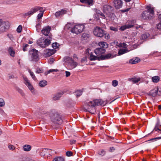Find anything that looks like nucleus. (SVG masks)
Returning a JSON list of instances; mask_svg holds the SVG:
<instances>
[{"mask_svg":"<svg viewBox=\"0 0 161 161\" xmlns=\"http://www.w3.org/2000/svg\"><path fill=\"white\" fill-rule=\"evenodd\" d=\"M107 103L102 99H94L92 101H90L85 106V108L88 111L92 114H95L96 113V106L102 105H105Z\"/></svg>","mask_w":161,"mask_h":161,"instance_id":"f257e3e1","label":"nucleus"},{"mask_svg":"<svg viewBox=\"0 0 161 161\" xmlns=\"http://www.w3.org/2000/svg\"><path fill=\"white\" fill-rule=\"evenodd\" d=\"M49 116L52 121L54 124H61L62 123V120L60 115L55 110H52L50 112Z\"/></svg>","mask_w":161,"mask_h":161,"instance_id":"f03ea898","label":"nucleus"},{"mask_svg":"<svg viewBox=\"0 0 161 161\" xmlns=\"http://www.w3.org/2000/svg\"><path fill=\"white\" fill-rule=\"evenodd\" d=\"M40 10V13L37 15V19H41L42 17L44 12L45 10H43V8L39 6H36L31 8L30 11L25 13L24 14L25 16H27L32 15L38 11Z\"/></svg>","mask_w":161,"mask_h":161,"instance_id":"7ed1b4c3","label":"nucleus"},{"mask_svg":"<svg viewBox=\"0 0 161 161\" xmlns=\"http://www.w3.org/2000/svg\"><path fill=\"white\" fill-rule=\"evenodd\" d=\"M93 33L96 36L100 37H103L106 39H109L110 37L109 34L106 33L101 28L98 26L94 29Z\"/></svg>","mask_w":161,"mask_h":161,"instance_id":"20e7f679","label":"nucleus"},{"mask_svg":"<svg viewBox=\"0 0 161 161\" xmlns=\"http://www.w3.org/2000/svg\"><path fill=\"white\" fill-rule=\"evenodd\" d=\"M65 60L68 64V68L70 69L75 68L78 64V63L75 62L71 58L67 57L65 58Z\"/></svg>","mask_w":161,"mask_h":161,"instance_id":"39448f33","label":"nucleus"},{"mask_svg":"<svg viewBox=\"0 0 161 161\" xmlns=\"http://www.w3.org/2000/svg\"><path fill=\"white\" fill-rule=\"evenodd\" d=\"M84 27L83 25H76L71 29V31L73 33L78 34L83 31Z\"/></svg>","mask_w":161,"mask_h":161,"instance_id":"423d86ee","label":"nucleus"},{"mask_svg":"<svg viewBox=\"0 0 161 161\" xmlns=\"http://www.w3.org/2000/svg\"><path fill=\"white\" fill-rule=\"evenodd\" d=\"M136 23V20H135L128 21L126 25L121 26L120 29L121 31H124L126 29H129L134 26Z\"/></svg>","mask_w":161,"mask_h":161,"instance_id":"0eeeda50","label":"nucleus"},{"mask_svg":"<svg viewBox=\"0 0 161 161\" xmlns=\"http://www.w3.org/2000/svg\"><path fill=\"white\" fill-rule=\"evenodd\" d=\"M29 53L33 61H36L39 59L38 51L37 50L32 49L30 51Z\"/></svg>","mask_w":161,"mask_h":161,"instance_id":"6e6552de","label":"nucleus"},{"mask_svg":"<svg viewBox=\"0 0 161 161\" xmlns=\"http://www.w3.org/2000/svg\"><path fill=\"white\" fill-rule=\"evenodd\" d=\"M8 22H3L0 25V33L4 32L7 31L9 28Z\"/></svg>","mask_w":161,"mask_h":161,"instance_id":"1a4fd4ad","label":"nucleus"},{"mask_svg":"<svg viewBox=\"0 0 161 161\" xmlns=\"http://www.w3.org/2000/svg\"><path fill=\"white\" fill-rule=\"evenodd\" d=\"M153 16L151 15L148 12L146 11H144L141 14V19L144 20H148L151 19Z\"/></svg>","mask_w":161,"mask_h":161,"instance_id":"9d476101","label":"nucleus"},{"mask_svg":"<svg viewBox=\"0 0 161 161\" xmlns=\"http://www.w3.org/2000/svg\"><path fill=\"white\" fill-rule=\"evenodd\" d=\"M114 57L111 54L108 53L106 54L102 55L100 56L99 61L100 60H103L109 59V58H113Z\"/></svg>","mask_w":161,"mask_h":161,"instance_id":"9b49d317","label":"nucleus"},{"mask_svg":"<svg viewBox=\"0 0 161 161\" xmlns=\"http://www.w3.org/2000/svg\"><path fill=\"white\" fill-rule=\"evenodd\" d=\"M146 9L147 10H146V11L148 12L153 17L154 14V7H153L152 5L149 4L147 6Z\"/></svg>","mask_w":161,"mask_h":161,"instance_id":"f8f14e48","label":"nucleus"},{"mask_svg":"<svg viewBox=\"0 0 161 161\" xmlns=\"http://www.w3.org/2000/svg\"><path fill=\"white\" fill-rule=\"evenodd\" d=\"M103 9L104 13L108 14L113 11V8L110 5H105L103 6Z\"/></svg>","mask_w":161,"mask_h":161,"instance_id":"ddd939ff","label":"nucleus"},{"mask_svg":"<svg viewBox=\"0 0 161 161\" xmlns=\"http://www.w3.org/2000/svg\"><path fill=\"white\" fill-rule=\"evenodd\" d=\"M105 52L106 50L104 49L101 47L97 48L94 50L95 53L97 56L102 55V54L104 53Z\"/></svg>","mask_w":161,"mask_h":161,"instance_id":"4468645a","label":"nucleus"},{"mask_svg":"<svg viewBox=\"0 0 161 161\" xmlns=\"http://www.w3.org/2000/svg\"><path fill=\"white\" fill-rule=\"evenodd\" d=\"M51 29V27L49 26H47L44 27L42 30V33L46 36H48L50 33Z\"/></svg>","mask_w":161,"mask_h":161,"instance_id":"2eb2a0df","label":"nucleus"},{"mask_svg":"<svg viewBox=\"0 0 161 161\" xmlns=\"http://www.w3.org/2000/svg\"><path fill=\"white\" fill-rule=\"evenodd\" d=\"M25 80V83L28 87L29 89L32 92H34V88L28 80L27 78L25 77L24 78Z\"/></svg>","mask_w":161,"mask_h":161,"instance_id":"dca6fc26","label":"nucleus"},{"mask_svg":"<svg viewBox=\"0 0 161 161\" xmlns=\"http://www.w3.org/2000/svg\"><path fill=\"white\" fill-rule=\"evenodd\" d=\"M114 4L116 8L119 9L122 7V1L121 0H115L114 1Z\"/></svg>","mask_w":161,"mask_h":161,"instance_id":"f3484780","label":"nucleus"},{"mask_svg":"<svg viewBox=\"0 0 161 161\" xmlns=\"http://www.w3.org/2000/svg\"><path fill=\"white\" fill-rule=\"evenodd\" d=\"M52 151V150L51 149H47L46 148H44L41 151L40 154L42 156H44L45 155L48 153L49 155H51L53 153L51 152Z\"/></svg>","mask_w":161,"mask_h":161,"instance_id":"a211bd4d","label":"nucleus"},{"mask_svg":"<svg viewBox=\"0 0 161 161\" xmlns=\"http://www.w3.org/2000/svg\"><path fill=\"white\" fill-rule=\"evenodd\" d=\"M67 12L66 10L64 9H61L60 11L56 12L55 15L57 18H58L62 16L64 14H66Z\"/></svg>","mask_w":161,"mask_h":161,"instance_id":"6ab92c4d","label":"nucleus"},{"mask_svg":"<svg viewBox=\"0 0 161 161\" xmlns=\"http://www.w3.org/2000/svg\"><path fill=\"white\" fill-rule=\"evenodd\" d=\"M45 40L43 38H41L37 41V44L42 47H45Z\"/></svg>","mask_w":161,"mask_h":161,"instance_id":"aec40b11","label":"nucleus"},{"mask_svg":"<svg viewBox=\"0 0 161 161\" xmlns=\"http://www.w3.org/2000/svg\"><path fill=\"white\" fill-rule=\"evenodd\" d=\"M153 131H156L158 133H161V125L159 124L158 122L156 124Z\"/></svg>","mask_w":161,"mask_h":161,"instance_id":"412c9836","label":"nucleus"},{"mask_svg":"<svg viewBox=\"0 0 161 161\" xmlns=\"http://www.w3.org/2000/svg\"><path fill=\"white\" fill-rule=\"evenodd\" d=\"M80 1L81 3L87 4L89 6H91L93 4V0H80Z\"/></svg>","mask_w":161,"mask_h":161,"instance_id":"4be33fe9","label":"nucleus"},{"mask_svg":"<svg viewBox=\"0 0 161 161\" xmlns=\"http://www.w3.org/2000/svg\"><path fill=\"white\" fill-rule=\"evenodd\" d=\"M158 91V87H156L152 90L150 92V94L153 97H155L157 95Z\"/></svg>","mask_w":161,"mask_h":161,"instance_id":"5701e85b","label":"nucleus"},{"mask_svg":"<svg viewBox=\"0 0 161 161\" xmlns=\"http://www.w3.org/2000/svg\"><path fill=\"white\" fill-rule=\"evenodd\" d=\"M63 92L58 93L53 96V98L54 100H57L59 99V98L61 97L63 94Z\"/></svg>","mask_w":161,"mask_h":161,"instance_id":"b1692460","label":"nucleus"},{"mask_svg":"<svg viewBox=\"0 0 161 161\" xmlns=\"http://www.w3.org/2000/svg\"><path fill=\"white\" fill-rule=\"evenodd\" d=\"M140 61V59L138 58H133L130 60L129 63L132 64H136L138 63Z\"/></svg>","mask_w":161,"mask_h":161,"instance_id":"393cba45","label":"nucleus"},{"mask_svg":"<svg viewBox=\"0 0 161 161\" xmlns=\"http://www.w3.org/2000/svg\"><path fill=\"white\" fill-rule=\"evenodd\" d=\"M55 50L53 49L48 50L46 52L45 55L46 57H49L54 53Z\"/></svg>","mask_w":161,"mask_h":161,"instance_id":"a878e982","label":"nucleus"},{"mask_svg":"<svg viewBox=\"0 0 161 161\" xmlns=\"http://www.w3.org/2000/svg\"><path fill=\"white\" fill-rule=\"evenodd\" d=\"M98 45L104 48H107L108 47V43L105 42H101L98 43Z\"/></svg>","mask_w":161,"mask_h":161,"instance_id":"bb28decb","label":"nucleus"},{"mask_svg":"<svg viewBox=\"0 0 161 161\" xmlns=\"http://www.w3.org/2000/svg\"><path fill=\"white\" fill-rule=\"evenodd\" d=\"M129 80L132 81L134 83H138L141 80V78H132L130 79H129Z\"/></svg>","mask_w":161,"mask_h":161,"instance_id":"cd10ccee","label":"nucleus"},{"mask_svg":"<svg viewBox=\"0 0 161 161\" xmlns=\"http://www.w3.org/2000/svg\"><path fill=\"white\" fill-rule=\"evenodd\" d=\"M100 56L99 57H97L95 56H94L93 55V54L91 53L90 54V59L91 61L92 60H99V59Z\"/></svg>","mask_w":161,"mask_h":161,"instance_id":"c85d7f7f","label":"nucleus"},{"mask_svg":"<svg viewBox=\"0 0 161 161\" xmlns=\"http://www.w3.org/2000/svg\"><path fill=\"white\" fill-rule=\"evenodd\" d=\"M31 149V147L29 145H25L23 146L24 150L28 152L30 151Z\"/></svg>","mask_w":161,"mask_h":161,"instance_id":"c756f323","label":"nucleus"},{"mask_svg":"<svg viewBox=\"0 0 161 161\" xmlns=\"http://www.w3.org/2000/svg\"><path fill=\"white\" fill-rule=\"evenodd\" d=\"M152 79L154 83L158 82L160 80V78L159 76H156L152 77Z\"/></svg>","mask_w":161,"mask_h":161,"instance_id":"7c9ffc66","label":"nucleus"},{"mask_svg":"<svg viewBox=\"0 0 161 161\" xmlns=\"http://www.w3.org/2000/svg\"><path fill=\"white\" fill-rule=\"evenodd\" d=\"M47 84V81L43 80L41 81L39 83V85L42 87H43L46 86Z\"/></svg>","mask_w":161,"mask_h":161,"instance_id":"2f4dec72","label":"nucleus"},{"mask_svg":"<svg viewBox=\"0 0 161 161\" xmlns=\"http://www.w3.org/2000/svg\"><path fill=\"white\" fill-rule=\"evenodd\" d=\"M106 153V151L104 149H101L98 151L97 153L98 155L103 156L105 155Z\"/></svg>","mask_w":161,"mask_h":161,"instance_id":"473e14b6","label":"nucleus"},{"mask_svg":"<svg viewBox=\"0 0 161 161\" xmlns=\"http://www.w3.org/2000/svg\"><path fill=\"white\" fill-rule=\"evenodd\" d=\"M28 71L29 72L30 75L31 76L32 78L35 80H36L37 79L34 74L33 72L30 69H28Z\"/></svg>","mask_w":161,"mask_h":161,"instance_id":"72a5a7b5","label":"nucleus"},{"mask_svg":"<svg viewBox=\"0 0 161 161\" xmlns=\"http://www.w3.org/2000/svg\"><path fill=\"white\" fill-rule=\"evenodd\" d=\"M8 52L9 53L10 55L12 56H14L15 53V51L13 50L12 47H9L8 49Z\"/></svg>","mask_w":161,"mask_h":161,"instance_id":"f704fd0d","label":"nucleus"},{"mask_svg":"<svg viewBox=\"0 0 161 161\" xmlns=\"http://www.w3.org/2000/svg\"><path fill=\"white\" fill-rule=\"evenodd\" d=\"M53 161H65L64 158L62 157H58L54 158Z\"/></svg>","mask_w":161,"mask_h":161,"instance_id":"c9c22d12","label":"nucleus"},{"mask_svg":"<svg viewBox=\"0 0 161 161\" xmlns=\"http://www.w3.org/2000/svg\"><path fill=\"white\" fill-rule=\"evenodd\" d=\"M82 91L81 90H78L75 92V95L77 97H78L82 94Z\"/></svg>","mask_w":161,"mask_h":161,"instance_id":"e433bc0d","label":"nucleus"},{"mask_svg":"<svg viewBox=\"0 0 161 161\" xmlns=\"http://www.w3.org/2000/svg\"><path fill=\"white\" fill-rule=\"evenodd\" d=\"M126 52L125 49H120L119 50L118 53L119 55H121L126 53Z\"/></svg>","mask_w":161,"mask_h":161,"instance_id":"4c0bfd02","label":"nucleus"},{"mask_svg":"<svg viewBox=\"0 0 161 161\" xmlns=\"http://www.w3.org/2000/svg\"><path fill=\"white\" fill-rule=\"evenodd\" d=\"M149 34L147 33H145L143 34L141 37V38L143 40L146 39L149 36Z\"/></svg>","mask_w":161,"mask_h":161,"instance_id":"58836bf2","label":"nucleus"},{"mask_svg":"<svg viewBox=\"0 0 161 161\" xmlns=\"http://www.w3.org/2000/svg\"><path fill=\"white\" fill-rule=\"evenodd\" d=\"M59 46V44L58 43H57L56 42L53 43L52 44V46L53 47L54 49H57L58 48Z\"/></svg>","mask_w":161,"mask_h":161,"instance_id":"ea45409f","label":"nucleus"},{"mask_svg":"<svg viewBox=\"0 0 161 161\" xmlns=\"http://www.w3.org/2000/svg\"><path fill=\"white\" fill-rule=\"evenodd\" d=\"M58 69H49L47 72H45V75H47V74H49V73H51L52 72H57L58 71Z\"/></svg>","mask_w":161,"mask_h":161,"instance_id":"a19ab883","label":"nucleus"},{"mask_svg":"<svg viewBox=\"0 0 161 161\" xmlns=\"http://www.w3.org/2000/svg\"><path fill=\"white\" fill-rule=\"evenodd\" d=\"M112 85L114 87L116 86L118 84V82L116 80H114L112 81Z\"/></svg>","mask_w":161,"mask_h":161,"instance_id":"79ce46f5","label":"nucleus"},{"mask_svg":"<svg viewBox=\"0 0 161 161\" xmlns=\"http://www.w3.org/2000/svg\"><path fill=\"white\" fill-rule=\"evenodd\" d=\"M45 47L48 45H49L51 42L50 40L48 39H47L45 40Z\"/></svg>","mask_w":161,"mask_h":161,"instance_id":"37998d69","label":"nucleus"},{"mask_svg":"<svg viewBox=\"0 0 161 161\" xmlns=\"http://www.w3.org/2000/svg\"><path fill=\"white\" fill-rule=\"evenodd\" d=\"M36 28L37 31L38 32H39L41 29V25L39 23H38V24H36Z\"/></svg>","mask_w":161,"mask_h":161,"instance_id":"c03bdc74","label":"nucleus"},{"mask_svg":"<svg viewBox=\"0 0 161 161\" xmlns=\"http://www.w3.org/2000/svg\"><path fill=\"white\" fill-rule=\"evenodd\" d=\"M22 161H35L34 160L29 158L24 157Z\"/></svg>","mask_w":161,"mask_h":161,"instance_id":"a18cd8bd","label":"nucleus"},{"mask_svg":"<svg viewBox=\"0 0 161 161\" xmlns=\"http://www.w3.org/2000/svg\"><path fill=\"white\" fill-rule=\"evenodd\" d=\"M5 103L3 99L0 98V106L3 107L5 105Z\"/></svg>","mask_w":161,"mask_h":161,"instance_id":"49530a36","label":"nucleus"},{"mask_svg":"<svg viewBox=\"0 0 161 161\" xmlns=\"http://www.w3.org/2000/svg\"><path fill=\"white\" fill-rule=\"evenodd\" d=\"M66 155L68 157L71 156H73V153L71 151H68L66 152Z\"/></svg>","mask_w":161,"mask_h":161,"instance_id":"de8ad7c7","label":"nucleus"},{"mask_svg":"<svg viewBox=\"0 0 161 161\" xmlns=\"http://www.w3.org/2000/svg\"><path fill=\"white\" fill-rule=\"evenodd\" d=\"M22 28V26L20 25H19L17 29V31L18 33H20L21 31Z\"/></svg>","mask_w":161,"mask_h":161,"instance_id":"09e8293b","label":"nucleus"},{"mask_svg":"<svg viewBox=\"0 0 161 161\" xmlns=\"http://www.w3.org/2000/svg\"><path fill=\"white\" fill-rule=\"evenodd\" d=\"M17 91L22 96H24V93L23 92V91L19 88L17 89Z\"/></svg>","mask_w":161,"mask_h":161,"instance_id":"8fccbe9b","label":"nucleus"},{"mask_svg":"<svg viewBox=\"0 0 161 161\" xmlns=\"http://www.w3.org/2000/svg\"><path fill=\"white\" fill-rule=\"evenodd\" d=\"M87 61V58L86 57H83L81 60V63H84Z\"/></svg>","mask_w":161,"mask_h":161,"instance_id":"3c124183","label":"nucleus"},{"mask_svg":"<svg viewBox=\"0 0 161 161\" xmlns=\"http://www.w3.org/2000/svg\"><path fill=\"white\" fill-rule=\"evenodd\" d=\"M160 139H161V136L152 138L148 140V141H156L157 140H159Z\"/></svg>","mask_w":161,"mask_h":161,"instance_id":"603ef678","label":"nucleus"},{"mask_svg":"<svg viewBox=\"0 0 161 161\" xmlns=\"http://www.w3.org/2000/svg\"><path fill=\"white\" fill-rule=\"evenodd\" d=\"M115 150V149L114 148V147H109V151L112 153L114 152Z\"/></svg>","mask_w":161,"mask_h":161,"instance_id":"864d4df0","label":"nucleus"},{"mask_svg":"<svg viewBox=\"0 0 161 161\" xmlns=\"http://www.w3.org/2000/svg\"><path fill=\"white\" fill-rule=\"evenodd\" d=\"M110 29L111 30L113 31H116L118 30V29L117 28H115V27L112 26L110 27Z\"/></svg>","mask_w":161,"mask_h":161,"instance_id":"5fc2aeb1","label":"nucleus"},{"mask_svg":"<svg viewBox=\"0 0 161 161\" xmlns=\"http://www.w3.org/2000/svg\"><path fill=\"white\" fill-rule=\"evenodd\" d=\"M36 73H41L43 72V70L42 69H40L37 68L36 71Z\"/></svg>","mask_w":161,"mask_h":161,"instance_id":"6e6d98bb","label":"nucleus"},{"mask_svg":"<svg viewBox=\"0 0 161 161\" xmlns=\"http://www.w3.org/2000/svg\"><path fill=\"white\" fill-rule=\"evenodd\" d=\"M8 147L9 149L11 150H14L15 149L14 147V146L11 145H9L8 146Z\"/></svg>","mask_w":161,"mask_h":161,"instance_id":"4d7b16f0","label":"nucleus"},{"mask_svg":"<svg viewBox=\"0 0 161 161\" xmlns=\"http://www.w3.org/2000/svg\"><path fill=\"white\" fill-rule=\"evenodd\" d=\"M157 95L159 96H161V89H159L158 88V91Z\"/></svg>","mask_w":161,"mask_h":161,"instance_id":"13d9d810","label":"nucleus"},{"mask_svg":"<svg viewBox=\"0 0 161 161\" xmlns=\"http://www.w3.org/2000/svg\"><path fill=\"white\" fill-rule=\"evenodd\" d=\"M65 74H66L65 75H66V77H67L69 76L70 75V72L69 71H66Z\"/></svg>","mask_w":161,"mask_h":161,"instance_id":"bf43d9fd","label":"nucleus"},{"mask_svg":"<svg viewBox=\"0 0 161 161\" xmlns=\"http://www.w3.org/2000/svg\"><path fill=\"white\" fill-rule=\"evenodd\" d=\"M76 141L75 140H72L70 141V142L71 144H72L75 143Z\"/></svg>","mask_w":161,"mask_h":161,"instance_id":"052dcab7","label":"nucleus"},{"mask_svg":"<svg viewBox=\"0 0 161 161\" xmlns=\"http://www.w3.org/2000/svg\"><path fill=\"white\" fill-rule=\"evenodd\" d=\"M157 27L158 29H161V23H159L157 25Z\"/></svg>","mask_w":161,"mask_h":161,"instance_id":"680f3d73","label":"nucleus"},{"mask_svg":"<svg viewBox=\"0 0 161 161\" xmlns=\"http://www.w3.org/2000/svg\"><path fill=\"white\" fill-rule=\"evenodd\" d=\"M8 36L11 40H12L13 39V36L12 35H8Z\"/></svg>","mask_w":161,"mask_h":161,"instance_id":"e2e57ef3","label":"nucleus"},{"mask_svg":"<svg viewBox=\"0 0 161 161\" xmlns=\"http://www.w3.org/2000/svg\"><path fill=\"white\" fill-rule=\"evenodd\" d=\"M100 15H101V18H102L103 19H105V15L103 14L101 12Z\"/></svg>","mask_w":161,"mask_h":161,"instance_id":"0e129e2a","label":"nucleus"},{"mask_svg":"<svg viewBox=\"0 0 161 161\" xmlns=\"http://www.w3.org/2000/svg\"><path fill=\"white\" fill-rule=\"evenodd\" d=\"M49 63L50 64L53 63V58L50 59L49 60Z\"/></svg>","mask_w":161,"mask_h":161,"instance_id":"69168bd1","label":"nucleus"},{"mask_svg":"<svg viewBox=\"0 0 161 161\" xmlns=\"http://www.w3.org/2000/svg\"><path fill=\"white\" fill-rule=\"evenodd\" d=\"M73 57L74 58H78V57H77L76 55L75 54H74Z\"/></svg>","mask_w":161,"mask_h":161,"instance_id":"338daca9","label":"nucleus"},{"mask_svg":"<svg viewBox=\"0 0 161 161\" xmlns=\"http://www.w3.org/2000/svg\"><path fill=\"white\" fill-rule=\"evenodd\" d=\"M158 18L159 19L160 22L161 23V14H160L158 16Z\"/></svg>","mask_w":161,"mask_h":161,"instance_id":"774afa93","label":"nucleus"}]
</instances>
